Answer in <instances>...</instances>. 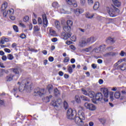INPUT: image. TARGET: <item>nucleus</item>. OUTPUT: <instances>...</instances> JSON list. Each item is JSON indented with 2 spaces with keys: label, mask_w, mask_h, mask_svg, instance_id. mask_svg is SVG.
Segmentation results:
<instances>
[{
  "label": "nucleus",
  "mask_w": 126,
  "mask_h": 126,
  "mask_svg": "<svg viewBox=\"0 0 126 126\" xmlns=\"http://www.w3.org/2000/svg\"><path fill=\"white\" fill-rule=\"evenodd\" d=\"M66 24L67 25V26H72L73 23L72 22V21L68 20L67 21Z\"/></svg>",
  "instance_id": "nucleus-40"
},
{
  "label": "nucleus",
  "mask_w": 126,
  "mask_h": 126,
  "mask_svg": "<svg viewBox=\"0 0 126 126\" xmlns=\"http://www.w3.org/2000/svg\"><path fill=\"white\" fill-rule=\"evenodd\" d=\"M69 48L71 49V50H73V51H75V46H74L73 45H70Z\"/></svg>",
  "instance_id": "nucleus-56"
},
{
  "label": "nucleus",
  "mask_w": 126,
  "mask_h": 126,
  "mask_svg": "<svg viewBox=\"0 0 126 126\" xmlns=\"http://www.w3.org/2000/svg\"><path fill=\"white\" fill-rule=\"evenodd\" d=\"M101 47H102V46H100L99 47H95L94 49L95 53H100Z\"/></svg>",
  "instance_id": "nucleus-38"
},
{
  "label": "nucleus",
  "mask_w": 126,
  "mask_h": 126,
  "mask_svg": "<svg viewBox=\"0 0 126 126\" xmlns=\"http://www.w3.org/2000/svg\"><path fill=\"white\" fill-rule=\"evenodd\" d=\"M14 31H15V32H18V28L17 27V26H13V27Z\"/></svg>",
  "instance_id": "nucleus-51"
},
{
  "label": "nucleus",
  "mask_w": 126,
  "mask_h": 126,
  "mask_svg": "<svg viewBox=\"0 0 126 126\" xmlns=\"http://www.w3.org/2000/svg\"><path fill=\"white\" fill-rule=\"evenodd\" d=\"M85 51V52H91V51H92V47H90L89 48H86L84 50Z\"/></svg>",
  "instance_id": "nucleus-46"
},
{
  "label": "nucleus",
  "mask_w": 126,
  "mask_h": 126,
  "mask_svg": "<svg viewBox=\"0 0 126 126\" xmlns=\"http://www.w3.org/2000/svg\"><path fill=\"white\" fill-rule=\"evenodd\" d=\"M43 64H44V65H47V64H48V60H44L43 61Z\"/></svg>",
  "instance_id": "nucleus-62"
},
{
  "label": "nucleus",
  "mask_w": 126,
  "mask_h": 126,
  "mask_svg": "<svg viewBox=\"0 0 126 126\" xmlns=\"http://www.w3.org/2000/svg\"><path fill=\"white\" fill-rule=\"evenodd\" d=\"M78 117L75 116L74 118L75 123L78 126H83L84 125V122L83 121L85 120V115H84V113L83 111L79 110L78 112Z\"/></svg>",
  "instance_id": "nucleus-2"
},
{
  "label": "nucleus",
  "mask_w": 126,
  "mask_h": 126,
  "mask_svg": "<svg viewBox=\"0 0 126 126\" xmlns=\"http://www.w3.org/2000/svg\"><path fill=\"white\" fill-rule=\"evenodd\" d=\"M14 76L12 74H10L6 76V81H11L12 80V78Z\"/></svg>",
  "instance_id": "nucleus-22"
},
{
  "label": "nucleus",
  "mask_w": 126,
  "mask_h": 126,
  "mask_svg": "<svg viewBox=\"0 0 126 126\" xmlns=\"http://www.w3.org/2000/svg\"><path fill=\"white\" fill-rule=\"evenodd\" d=\"M13 71L16 74H20L21 73V69H14L13 70Z\"/></svg>",
  "instance_id": "nucleus-31"
},
{
  "label": "nucleus",
  "mask_w": 126,
  "mask_h": 126,
  "mask_svg": "<svg viewBox=\"0 0 126 126\" xmlns=\"http://www.w3.org/2000/svg\"><path fill=\"white\" fill-rule=\"evenodd\" d=\"M63 106L65 109H67V108H68V104H67V102H66V101H64Z\"/></svg>",
  "instance_id": "nucleus-49"
},
{
  "label": "nucleus",
  "mask_w": 126,
  "mask_h": 126,
  "mask_svg": "<svg viewBox=\"0 0 126 126\" xmlns=\"http://www.w3.org/2000/svg\"><path fill=\"white\" fill-rule=\"evenodd\" d=\"M88 0V3L89 4V5H92L93 4V0Z\"/></svg>",
  "instance_id": "nucleus-52"
},
{
  "label": "nucleus",
  "mask_w": 126,
  "mask_h": 126,
  "mask_svg": "<svg viewBox=\"0 0 126 126\" xmlns=\"http://www.w3.org/2000/svg\"><path fill=\"white\" fill-rule=\"evenodd\" d=\"M92 67L94 69H95V68H97V64H94V63L92 64Z\"/></svg>",
  "instance_id": "nucleus-58"
},
{
  "label": "nucleus",
  "mask_w": 126,
  "mask_h": 126,
  "mask_svg": "<svg viewBox=\"0 0 126 126\" xmlns=\"http://www.w3.org/2000/svg\"><path fill=\"white\" fill-rule=\"evenodd\" d=\"M71 11H74L75 14L77 15V16H78L79 14H81L82 13V12H81V10L79 9H76V10L71 8Z\"/></svg>",
  "instance_id": "nucleus-17"
},
{
  "label": "nucleus",
  "mask_w": 126,
  "mask_h": 126,
  "mask_svg": "<svg viewBox=\"0 0 126 126\" xmlns=\"http://www.w3.org/2000/svg\"><path fill=\"white\" fill-rule=\"evenodd\" d=\"M42 19L44 27H47L48 26V20H47L46 14L42 15Z\"/></svg>",
  "instance_id": "nucleus-12"
},
{
  "label": "nucleus",
  "mask_w": 126,
  "mask_h": 126,
  "mask_svg": "<svg viewBox=\"0 0 126 126\" xmlns=\"http://www.w3.org/2000/svg\"><path fill=\"white\" fill-rule=\"evenodd\" d=\"M38 24H42V19L41 18H38Z\"/></svg>",
  "instance_id": "nucleus-64"
},
{
  "label": "nucleus",
  "mask_w": 126,
  "mask_h": 126,
  "mask_svg": "<svg viewBox=\"0 0 126 126\" xmlns=\"http://www.w3.org/2000/svg\"><path fill=\"white\" fill-rule=\"evenodd\" d=\"M40 31V28L38 26H35L33 28V32H37Z\"/></svg>",
  "instance_id": "nucleus-41"
},
{
  "label": "nucleus",
  "mask_w": 126,
  "mask_h": 126,
  "mask_svg": "<svg viewBox=\"0 0 126 126\" xmlns=\"http://www.w3.org/2000/svg\"><path fill=\"white\" fill-rule=\"evenodd\" d=\"M119 55L121 57H126V53L124 51H121Z\"/></svg>",
  "instance_id": "nucleus-48"
},
{
  "label": "nucleus",
  "mask_w": 126,
  "mask_h": 126,
  "mask_svg": "<svg viewBox=\"0 0 126 126\" xmlns=\"http://www.w3.org/2000/svg\"><path fill=\"white\" fill-rule=\"evenodd\" d=\"M118 53L115 52H109L105 54V57H108V56H117Z\"/></svg>",
  "instance_id": "nucleus-28"
},
{
  "label": "nucleus",
  "mask_w": 126,
  "mask_h": 126,
  "mask_svg": "<svg viewBox=\"0 0 126 126\" xmlns=\"http://www.w3.org/2000/svg\"><path fill=\"white\" fill-rule=\"evenodd\" d=\"M106 42L107 43H115V40H114V38H113L108 37L106 40Z\"/></svg>",
  "instance_id": "nucleus-29"
},
{
  "label": "nucleus",
  "mask_w": 126,
  "mask_h": 126,
  "mask_svg": "<svg viewBox=\"0 0 126 126\" xmlns=\"http://www.w3.org/2000/svg\"><path fill=\"white\" fill-rule=\"evenodd\" d=\"M54 94L55 96H59V95H61V94L60 93V91L58 89H54Z\"/></svg>",
  "instance_id": "nucleus-35"
},
{
  "label": "nucleus",
  "mask_w": 126,
  "mask_h": 126,
  "mask_svg": "<svg viewBox=\"0 0 126 126\" xmlns=\"http://www.w3.org/2000/svg\"><path fill=\"white\" fill-rule=\"evenodd\" d=\"M114 97L116 99L120 98V100L124 99V96L121 95V93L120 92H116L114 94Z\"/></svg>",
  "instance_id": "nucleus-14"
},
{
  "label": "nucleus",
  "mask_w": 126,
  "mask_h": 126,
  "mask_svg": "<svg viewBox=\"0 0 126 126\" xmlns=\"http://www.w3.org/2000/svg\"><path fill=\"white\" fill-rule=\"evenodd\" d=\"M52 106H54L56 110H60L63 107V101L61 99L57 100H54L51 102Z\"/></svg>",
  "instance_id": "nucleus-5"
},
{
  "label": "nucleus",
  "mask_w": 126,
  "mask_h": 126,
  "mask_svg": "<svg viewBox=\"0 0 126 126\" xmlns=\"http://www.w3.org/2000/svg\"><path fill=\"white\" fill-rule=\"evenodd\" d=\"M107 10L111 17H116L120 13V10L116 8L114 5H112L110 8L107 7Z\"/></svg>",
  "instance_id": "nucleus-3"
},
{
  "label": "nucleus",
  "mask_w": 126,
  "mask_h": 126,
  "mask_svg": "<svg viewBox=\"0 0 126 126\" xmlns=\"http://www.w3.org/2000/svg\"><path fill=\"white\" fill-rule=\"evenodd\" d=\"M99 7H100V3L99 2H95L94 5V9L97 10Z\"/></svg>",
  "instance_id": "nucleus-23"
},
{
  "label": "nucleus",
  "mask_w": 126,
  "mask_h": 126,
  "mask_svg": "<svg viewBox=\"0 0 126 126\" xmlns=\"http://www.w3.org/2000/svg\"><path fill=\"white\" fill-rule=\"evenodd\" d=\"M4 51L5 52V53H8V54H9V53H10V52H11L10 51V49H9L8 48H5L4 49Z\"/></svg>",
  "instance_id": "nucleus-57"
},
{
  "label": "nucleus",
  "mask_w": 126,
  "mask_h": 126,
  "mask_svg": "<svg viewBox=\"0 0 126 126\" xmlns=\"http://www.w3.org/2000/svg\"><path fill=\"white\" fill-rule=\"evenodd\" d=\"M68 71L69 72V73H72V68H71V66H68Z\"/></svg>",
  "instance_id": "nucleus-53"
},
{
  "label": "nucleus",
  "mask_w": 126,
  "mask_h": 126,
  "mask_svg": "<svg viewBox=\"0 0 126 126\" xmlns=\"http://www.w3.org/2000/svg\"><path fill=\"white\" fill-rule=\"evenodd\" d=\"M66 1L68 4H69V5H73L74 7H77V3H76V1L74 0H66Z\"/></svg>",
  "instance_id": "nucleus-11"
},
{
  "label": "nucleus",
  "mask_w": 126,
  "mask_h": 126,
  "mask_svg": "<svg viewBox=\"0 0 126 126\" xmlns=\"http://www.w3.org/2000/svg\"><path fill=\"white\" fill-rule=\"evenodd\" d=\"M17 84L19 85V91L22 93H28L32 90V83L26 80L19 82Z\"/></svg>",
  "instance_id": "nucleus-1"
},
{
  "label": "nucleus",
  "mask_w": 126,
  "mask_h": 126,
  "mask_svg": "<svg viewBox=\"0 0 126 126\" xmlns=\"http://www.w3.org/2000/svg\"><path fill=\"white\" fill-rule=\"evenodd\" d=\"M109 95H110V99L111 101H114V92H110L109 93Z\"/></svg>",
  "instance_id": "nucleus-37"
},
{
  "label": "nucleus",
  "mask_w": 126,
  "mask_h": 126,
  "mask_svg": "<svg viewBox=\"0 0 126 126\" xmlns=\"http://www.w3.org/2000/svg\"><path fill=\"white\" fill-rule=\"evenodd\" d=\"M63 62V63H68L69 62V58L68 57H65Z\"/></svg>",
  "instance_id": "nucleus-50"
},
{
  "label": "nucleus",
  "mask_w": 126,
  "mask_h": 126,
  "mask_svg": "<svg viewBox=\"0 0 126 126\" xmlns=\"http://www.w3.org/2000/svg\"><path fill=\"white\" fill-rule=\"evenodd\" d=\"M71 41H72V42H75L76 41V36L75 35H73L71 38H70Z\"/></svg>",
  "instance_id": "nucleus-47"
},
{
  "label": "nucleus",
  "mask_w": 126,
  "mask_h": 126,
  "mask_svg": "<svg viewBox=\"0 0 126 126\" xmlns=\"http://www.w3.org/2000/svg\"><path fill=\"white\" fill-rule=\"evenodd\" d=\"M6 7H7V2L5 1L2 4V6H1V10H5V9H6Z\"/></svg>",
  "instance_id": "nucleus-26"
},
{
  "label": "nucleus",
  "mask_w": 126,
  "mask_h": 126,
  "mask_svg": "<svg viewBox=\"0 0 126 126\" xmlns=\"http://www.w3.org/2000/svg\"><path fill=\"white\" fill-rule=\"evenodd\" d=\"M87 45H88V42L86 38L82 39L79 42V47H81V48H83V47H85Z\"/></svg>",
  "instance_id": "nucleus-8"
},
{
  "label": "nucleus",
  "mask_w": 126,
  "mask_h": 126,
  "mask_svg": "<svg viewBox=\"0 0 126 126\" xmlns=\"http://www.w3.org/2000/svg\"><path fill=\"white\" fill-rule=\"evenodd\" d=\"M100 91L103 92L104 97L108 99V97H109V90L107 88H101L100 89Z\"/></svg>",
  "instance_id": "nucleus-9"
},
{
  "label": "nucleus",
  "mask_w": 126,
  "mask_h": 126,
  "mask_svg": "<svg viewBox=\"0 0 126 126\" xmlns=\"http://www.w3.org/2000/svg\"><path fill=\"white\" fill-rule=\"evenodd\" d=\"M49 32H50L51 35H55L56 31H55V30H54L53 28H49Z\"/></svg>",
  "instance_id": "nucleus-32"
},
{
  "label": "nucleus",
  "mask_w": 126,
  "mask_h": 126,
  "mask_svg": "<svg viewBox=\"0 0 126 126\" xmlns=\"http://www.w3.org/2000/svg\"><path fill=\"white\" fill-rule=\"evenodd\" d=\"M63 29L64 31H65V32H69L71 30V28L70 27V26H65L63 27Z\"/></svg>",
  "instance_id": "nucleus-19"
},
{
  "label": "nucleus",
  "mask_w": 126,
  "mask_h": 126,
  "mask_svg": "<svg viewBox=\"0 0 126 126\" xmlns=\"http://www.w3.org/2000/svg\"><path fill=\"white\" fill-rule=\"evenodd\" d=\"M52 6H53V7H59V3L57 2H54L52 3Z\"/></svg>",
  "instance_id": "nucleus-45"
},
{
  "label": "nucleus",
  "mask_w": 126,
  "mask_h": 126,
  "mask_svg": "<svg viewBox=\"0 0 126 126\" xmlns=\"http://www.w3.org/2000/svg\"><path fill=\"white\" fill-rule=\"evenodd\" d=\"M86 39L88 42V44H92V43H94V42L96 41V38L94 36H91L90 38H86Z\"/></svg>",
  "instance_id": "nucleus-16"
},
{
  "label": "nucleus",
  "mask_w": 126,
  "mask_h": 126,
  "mask_svg": "<svg viewBox=\"0 0 126 126\" xmlns=\"http://www.w3.org/2000/svg\"><path fill=\"white\" fill-rule=\"evenodd\" d=\"M1 60L2 61H6V60H7V58L6 56H3L1 58Z\"/></svg>",
  "instance_id": "nucleus-61"
},
{
  "label": "nucleus",
  "mask_w": 126,
  "mask_h": 126,
  "mask_svg": "<svg viewBox=\"0 0 126 126\" xmlns=\"http://www.w3.org/2000/svg\"><path fill=\"white\" fill-rule=\"evenodd\" d=\"M71 36V34H70L69 33L64 32L62 34V38L63 39V40H67L68 38H70Z\"/></svg>",
  "instance_id": "nucleus-15"
},
{
  "label": "nucleus",
  "mask_w": 126,
  "mask_h": 126,
  "mask_svg": "<svg viewBox=\"0 0 126 126\" xmlns=\"http://www.w3.org/2000/svg\"><path fill=\"white\" fill-rule=\"evenodd\" d=\"M34 93H36V94L40 96H44L45 95V90L39 89L38 91H35Z\"/></svg>",
  "instance_id": "nucleus-13"
},
{
  "label": "nucleus",
  "mask_w": 126,
  "mask_h": 126,
  "mask_svg": "<svg viewBox=\"0 0 126 126\" xmlns=\"http://www.w3.org/2000/svg\"><path fill=\"white\" fill-rule=\"evenodd\" d=\"M84 107L86 109L90 110V111H95V110H96V106H95V105L88 102H86L84 104Z\"/></svg>",
  "instance_id": "nucleus-7"
},
{
  "label": "nucleus",
  "mask_w": 126,
  "mask_h": 126,
  "mask_svg": "<svg viewBox=\"0 0 126 126\" xmlns=\"http://www.w3.org/2000/svg\"><path fill=\"white\" fill-rule=\"evenodd\" d=\"M23 21L24 22H28L29 21V17L28 16H26L24 17Z\"/></svg>",
  "instance_id": "nucleus-44"
},
{
  "label": "nucleus",
  "mask_w": 126,
  "mask_h": 126,
  "mask_svg": "<svg viewBox=\"0 0 126 126\" xmlns=\"http://www.w3.org/2000/svg\"><path fill=\"white\" fill-rule=\"evenodd\" d=\"M47 89H48L49 93H51L53 91V86L52 85H49L47 87Z\"/></svg>",
  "instance_id": "nucleus-34"
},
{
  "label": "nucleus",
  "mask_w": 126,
  "mask_h": 126,
  "mask_svg": "<svg viewBox=\"0 0 126 126\" xmlns=\"http://www.w3.org/2000/svg\"><path fill=\"white\" fill-rule=\"evenodd\" d=\"M14 57L11 54H8L7 56V59L8 60H10V61H12V59H14Z\"/></svg>",
  "instance_id": "nucleus-43"
},
{
  "label": "nucleus",
  "mask_w": 126,
  "mask_h": 126,
  "mask_svg": "<svg viewBox=\"0 0 126 126\" xmlns=\"http://www.w3.org/2000/svg\"><path fill=\"white\" fill-rule=\"evenodd\" d=\"M18 90V89L16 87H15L13 89V92H14V95H15V94L16 93V92H17Z\"/></svg>",
  "instance_id": "nucleus-59"
},
{
  "label": "nucleus",
  "mask_w": 126,
  "mask_h": 126,
  "mask_svg": "<svg viewBox=\"0 0 126 126\" xmlns=\"http://www.w3.org/2000/svg\"><path fill=\"white\" fill-rule=\"evenodd\" d=\"M95 15L96 14H90V13H86V17L87 18H89V19L93 18V17H94V16H95Z\"/></svg>",
  "instance_id": "nucleus-18"
},
{
  "label": "nucleus",
  "mask_w": 126,
  "mask_h": 126,
  "mask_svg": "<svg viewBox=\"0 0 126 126\" xmlns=\"http://www.w3.org/2000/svg\"><path fill=\"white\" fill-rule=\"evenodd\" d=\"M5 73H7V70H5L4 69L0 70V76H2Z\"/></svg>",
  "instance_id": "nucleus-30"
},
{
  "label": "nucleus",
  "mask_w": 126,
  "mask_h": 126,
  "mask_svg": "<svg viewBox=\"0 0 126 126\" xmlns=\"http://www.w3.org/2000/svg\"><path fill=\"white\" fill-rule=\"evenodd\" d=\"M75 100L77 103H80V97H79V95H77L75 97Z\"/></svg>",
  "instance_id": "nucleus-39"
},
{
  "label": "nucleus",
  "mask_w": 126,
  "mask_h": 126,
  "mask_svg": "<svg viewBox=\"0 0 126 126\" xmlns=\"http://www.w3.org/2000/svg\"><path fill=\"white\" fill-rule=\"evenodd\" d=\"M52 98V95H50L49 96L46 97L45 98L46 102H50V98Z\"/></svg>",
  "instance_id": "nucleus-54"
},
{
  "label": "nucleus",
  "mask_w": 126,
  "mask_h": 126,
  "mask_svg": "<svg viewBox=\"0 0 126 126\" xmlns=\"http://www.w3.org/2000/svg\"><path fill=\"white\" fill-rule=\"evenodd\" d=\"M8 41H9V39H8V38L2 37L0 41V44H2V45H3V44H4L5 42H8Z\"/></svg>",
  "instance_id": "nucleus-24"
},
{
  "label": "nucleus",
  "mask_w": 126,
  "mask_h": 126,
  "mask_svg": "<svg viewBox=\"0 0 126 126\" xmlns=\"http://www.w3.org/2000/svg\"><path fill=\"white\" fill-rule=\"evenodd\" d=\"M51 41H52L53 42V43H56V42H57V41H58V38H57L56 37L53 38L51 39Z\"/></svg>",
  "instance_id": "nucleus-60"
},
{
  "label": "nucleus",
  "mask_w": 126,
  "mask_h": 126,
  "mask_svg": "<svg viewBox=\"0 0 126 126\" xmlns=\"http://www.w3.org/2000/svg\"><path fill=\"white\" fill-rule=\"evenodd\" d=\"M118 68L121 70H126V63L121 64L118 66Z\"/></svg>",
  "instance_id": "nucleus-25"
},
{
  "label": "nucleus",
  "mask_w": 126,
  "mask_h": 126,
  "mask_svg": "<svg viewBox=\"0 0 126 126\" xmlns=\"http://www.w3.org/2000/svg\"><path fill=\"white\" fill-rule=\"evenodd\" d=\"M88 96H89L90 98H94V99H95V93L93 91H90L88 93Z\"/></svg>",
  "instance_id": "nucleus-21"
},
{
  "label": "nucleus",
  "mask_w": 126,
  "mask_h": 126,
  "mask_svg": "<svg viewBox=\"0 0 126 126\" xmlns=\"http://www.w3.org/2000/svg\"><path fill=\"white\" fill-rule=\"evenodd\" d=\"M13 12H14L13 9H10L7 11H5L3 12V15L4 16V17H6L7 15H12V14H13Z\"/></svg>",
  "instance_id": "nucleus-10"
},
{
  "label": "nucleus",
  "mask_w": 126,
  "mask_h": 126,
  "mask_svg": "<svg viewBox=\"0 0 126 126\" xmlns=\"http://www.w3.org/2000/svg\"><path fill=\"white\" fill-rule=\"evenodd\" d=\"M82 92L84 95H85L86 96H88L89 93H88L87 91L85 90L84 89H82Z\"/></svg>",
  "instance_id": "nucleus-42"
},
{
  "label": "nucleus",
  "mask_w": 126,
  "mask_h": 126,
  "mask_svg": "<svg viewBox=\"0 0 126 126\" xmlns=\"http://www.w3.org/2000/svg\"><path fill=\"white\" fill-rule=\"evenodd\" d=\"M92 101L94 104L97 103L96 101H104V102H108L109 99L106 98H103V94L100 93H98L95 95L94 98L92 99Z\"/></svg>",
  "instance_id": "nucleus-4"
},
{
  "label": "nucleus",
  "mask_w": 126,
  "mask_h": 126,
  "mask_svg": "<svg viewBox=\"0 0 126 126\" xmlns=\"http://www.w3.org/2000/svg\"><path fill=\"white\" fill-rule=\"evenodd\" d=\"M10 19L11 20H15V17L14 16H11V15H10Z\"/></svg>",
  "instance_id": "nucleus-63"
},
{
  "label": "nucleus",
  "mask_w": 126,
  "mask_h": 126,
  "mask_svg": "<svg viewBox=\"0 0 126 126\" xmlns=\"http://www.w3.org/2000/svg\"><path fill=\"white\" fill-rule=\"evenodd\" d=\"M55 25L57 29H58V30H60V29H61V23L59 21H55Z\"/></svg>",
  "instance_id": "nucleus-20"
},
{
  "label": "nucleus",
  "mask_w": 126,
  "mask_h": 126,
  "mask_svg": "<svg viewBox=\"0 0 126 126\" xmlns=\"http://www.w3.org/2000/svg\"><path fill=\"white\" fill-rule=\"evenodd\" d=\"M113 3L114 5L115 6H117V7H120V6H121V3L120 1H119V0L115 1L114 2H113Z\"/></svg>",
  "instance_id": "nucleus-33"
},
{
  "label": "nucleus",
  "mask_w": 126,
  "mask_h": 126,
  "mask_svg": "<svg viewBox=\"0 0 126 126\" xmlns=\"http://www.w3.org/2000/svg\"><path fill=\"white\" fill-rule=\"evenodd\" d=\"M59 12H60V13H63L64 14H70V13H71V12L65 11L63 9L59 10Z\"/></svg>",
  "instance_id": "nucleus-27"
},
{
  "label": "nucleus",
  "mask_w": 126,
  "mask_h": 126,
  "mask_svg": "<svg viewBox=\"0 0 126 126\" xmlns=\"http://www.w3.org/2000/svg\"><path fill=\"white\" fill-rule=\"evenodd\" d=\"M76 115V111L72 110L71 108H69L67 111V118L69 120H73L75 119V116Z\"/></svg>",
  "instance_id": "nucleus-6"
},
{
  "label": "nucleus",
  "mask_w": 126,
  "mask_h": 126,
  "mask_svg": "<svg viewBox=\"0 0 126 126\" xmlns=\"http://www.w3.org/2000/svg\"><path fill=\"white\" fill-rule=\"evenodd\" d=\"M48 61L51 63L54 62V57H49L48 58Z\"/></svg>",
  "instance_id": "nucleus-55"
},
{
  "label": "nucleus",
  "mask_w": 126,
  "mask_h": 126,
  "mask_svg": "<svg viewBox=\"0 0 126 126\" xmlns=\"http://www.w3.org/2000/svg\"><path fill=\"white\" fill-rule=\"evenodd\" d=\"M81 98L84 101H87V102H89L90 101V99L89 98H87V97L85 96L84 95H81Z\"/></svg>",
  "instance_id": "nucleus-36"
}]
</instances>
